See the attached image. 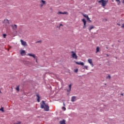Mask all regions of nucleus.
I'll use <instances>...</instances> for the list:
<instances>
[{
    "mask_svg": "<svg viewBox=\"0 0 124 124\" xmlns=\"http://www.w3.org/2000/svg\"><path fill=\"white\" fill-rule=\"evenodd\" d=\"M58 14H66V13H62L61 12H59L58 13Z\"/></svg>",
    "mask_w": 124,
    "mask_h": 124,
    "instance_id": "16",
    "label": "nucleus"
},
{
    "mask_svg": "<svg viewBox=\"0 0 124 124\" xmlns=\"http://www.w3.org/2000/svg\"><path fill=\"white\" fill-rule=\"evenodd\" d=\"M76 63L77 64H79V65H84V62H76Z\"/></svg>",
    "mask_w": 124,
    "mask_h": 124,
    "instance_id": "9",
    "label": "nucleus"
},
{
    "mask_svg": "<svg viewBox=\"0 0 124 124\" xmlns=\"http://www.w3.org/2000/svg\"><path fill=\"white\" fill-rule=\"evenodd\" d=\"M123 3H124V0L123 1Z\"/></svg>",
    "mask_w": 124,
    "mask_h": 124,
    "instance_id": "31",
    "label": "nucleus"
},
{
    "mask_svg": "<svg viewBox=\"0 0 124 124\" xmlns=\"http://www.w3.org/2000/svg\"><path fill=\"white\" fill-rule=\"evenodd\" d=\"M71 84H70L69 85V91H71Z\"/></svg>",
    "mask_w": 124,
    "mask_h": 124,
    "instance_id": "20",
    "label": "nucleus"
},
{
    "mask_svg": "<svg viewBox=\"0 0 124 124\" xmlns=\"http://www.w3.org/2000/svg\"><path fill=\"white\" fill-rule=\"evenodd\" d=\"M60 124H65V121L63 120L62 121H60Z\"/></svg>",
    "mask_w": 124,
    "mask_h": 124,
    "instance_id": "13",
    "label": "nucleus"
},
{
    "mask_svg": "<svg viewBox=\"0 0 124 124\" xmlns=\"http://www.w3.org/2000/svg\"><path fill=\"white\" fill-rule=\"evenodd\" d=\"M20 54L21 56H25V55H26V52L25 50H21L20 51Z\"/></svg>",
    "mask_w": 124,
    "mask_h": 124,
    "instance_id": "7",
    "label": "nucleus"
},
{
    "mask_svg": "<svg viewBox=\"0 0 124 124\" xmlns=\"http://www.w3.org/2000/svg\"><path fill=\"white\" fill-rule=\"evenodd\" d=\"M116 1L117 2L118 4H120V0H116Z\"/></svg>",
    "mask_w": 124,
    "mask_h": 124,
    "instance_id": "23",
    "label": "nucleus"
},
{
    "mask_svg": "<svg viewBox=\"0 0 124 124\" xmlns=\"http://www.w3.org/2000/svg\"><path fill=\"white\" fill-rule=\"evenodd\" d=\"M16 91H17L18 92H19V86H17V87H16Z\"/></svg>",
    "mask_w": 124,
    "mask_h": 124,
    "instance_id": "22",
    "label": "nucleus"
},
{
    "mask_svg": "<svg viewBox=\"0 0 124 124\" xmlns=\"http://www.w3.org/2000/svg\"><path fill=\"white\" fill-rule=\"evenodd\" d=\"M83 16H84L85 18H86L87 21H89V22H92V21L90 20V18L89 17V16H88V15H83Z\"/></svg>",
    "mask_w": 124,
    "mask_h": 124,
    "instance_id": "4",
    "label": "nucleus"
},
{
    "mask_svg": "<svg viewBox=\"0 0 124 124\" xmlns=\"http://www.w3.org/2000/svg\"><path fill=\"white\" fill-rule=\"evenodd\" d=\"M72 57L73 58V59H75L76 60L77 59V56L76 55V54L74 53V52H72Z\"/></svg>",
    "mask_w": 124,
    "mask_h": 124,
    "instance_id": "3",
    "label": "nucleus"
},
{
    "mask_svg": "<svg viewBox=\"0 0 124 124\" xmlns=\"http://www.w3.org/2000/svg\"><path fill=\"white\" fill-rule=\"evenodd\" d=\"M62 109L63 110V111H65V110H66V108L64 107H62Z\"/></svg>",
    "mask_w": 124,
    "mask_h": 124,
    "instance_id": "18",
    "label": "nucleus"
},
{
    "mask_svg": "<svg viewBox=\"0 0 124 124\" xmlns=\"http://www.w3.org/2000/svg\"><path fill=\"white\" fill-rule=\"evenodd\" d=\"M63 105H64V103H63Z\"/></svg>",
    "mask_w": 124,
    "mask_h": 124,
    "instance_id": "33",
    "label": "nucleus"
},
{
    "mask_svg": "<svg viewBox=\"0 0 124 124\" xmlns=\"http://www.w3.org/2000/svg\"><path fill=\"white\" fill-rule=\"evenodd\" d=\"M41 108H42V109L44 108L45 111H49V106L45 104L44 101H42V103H41Z\"/></svg>",
    "mask_w": 124,
    "mask_h": 124,
    "instance_id": "1",
    "label": "nucleus"
},
{
    "mask_svg": "<svg viewBox=\"0 0 124 124\" xmlns=\"http://www.w3.org/2000/svg\"><path fill=\"white\" fill-rule=\"evenodd\" d=\"M75 72H76V73L78 72V69L75 70Z\"/></svg>",
    "mask_w": 124,
    "mask_h": 124,
    "instance_id": "27",
    "label": "nucleus"
},
{
    "mask_svg": "<svg viewBox=\"0 0 124 124\" xmlns=\"http://www.w3.org/2000/svg\"><path fill=\"white\" fill-rule=\"evenodd\" d=\"M4 23H7V24H9V21H8V20H7V19H5V20H4Z\"/></svg>",
    "mask_w": 124,
    "mask_h": 124,
    "instance_id": "15",
    "label": "nucleus"
},
{
    "mask_svg": "<svg viewBox=\"0 0 124 124\" xmlns=\"http://www.w3.org/2000/svg\"><path fill=\"white\" fill-rule=\"evenodd\" d=\"M36 62H37V60H36Z\"/></svg>",
    "mask_w": 124,
    "mask_h": 124,
    "instance_id": "32",
    "label": "nucleus"
},
{
    "mask_svg": "<svg viewBox=\"0 0 124 124\" xmlns=\"http://www.w3.org/2000/svg\"><path fill=\"white\" fill-rule=\"evenodd\" d=\"M37 101L38 102H40V97L39 96V94H37Z\"/></svg>",
    "mask_w": 124,
    "mask_h": 124,
    "instance_id": "11",
    "label": "nucleus"
},
{
    "mask_svg": "<svg viewBox=\"0 0 124 124\" xmlns=\"http://www.w3.org/2000/svg\"><path fill=\"white\" fill-rule=\"evenodd\" d=\"M93 26H92L91 27H90V28H89V31H91V30H93Z\"/></svg>",
    "mask_w": 124,
    "mask_h": 124,
    "instance_id": "19",
    "label": "nucleus"
},
{
    "mask_svg": "<svg viewBox=\"0 0 124 124\" xmlns=\"http://www.w3.org/2000/svg\"><path fill=\"white\" fill-rule=\"evenodd\" d=\"M3 36L4 38H5V36H6V34H4L3 35Z\"/></svg>",
    "mask_w": 124,
    "mask_h": 124,
    "instance_id": "25",
    "label": "nucleus"
},
{
    "mask_svg": "<svg viewBox=\"0 0 124 124\" xmlns=\"http://www.w3.org/2000/svg\"><path fill=\"white\" fill-rule=\"evenodd\" d=\"M0 111H2V112H3V108H1L0 109Z\"/></svg>",
    "mask_w": 124,
    "mask_h": 124,
    "instance_id": "26",
    "label": "nucleus"
},
{
    "mask_svg": "<svg viewBox=\"0 0 124 124\" xmlns=\"http://www.w3.org/2000/svg\"><path fill=\"white\" fill-rule=\"evenodd\" d=\"M62 25L61 24L60 27H59V29H61V27H62Z\"/></svg>",
    "mask_w": 124,
    "mask_h": 124,
    "instance_id": "30",
    "label": "nucleus"
},
{
    "mask_svg": "<svg viewBox=\"0 0 124 124\" xmlns=\"http://www.w3.org/2000/svg\"><path fill=\"white\" fill-rule=\"evenodd\" d=\"M88 62H89V63H90V64L92 65V66H93V61L92 60V59H89Z\"/></svg>",
    "mask_w": 124,
    "mask_h": 124,
    "instance_id": "8",
    "label": "nucleus"
},
{
    "mask_svg": "<svg viewBox=\"0 0 124 124\" xmlns=\"http://www.w3.org/2000/svg\"><path fill=\"white\" fill-rule=\"evenodd\" d=\"M97 52H99V47H97L96 48V53H97Z\"/></svg>",
    "mask_w": 124,
    "mask_h": 124,
    "instance_id": "17",
    "label": "nucleus"
},
{
    "mask_svg": "<svg viewBox=\"0 0 124 124\" xmlns=\"http://www.w3.org/2000/svg\"><path fill=\"white\" fill-rule=\"evenodd\" d=\"M107 78H109V79H110V78H111V77L110 76H108Z\"/></svg>",
    "mask_w": 124,
    "mask_h": 124,
    "instance_id": "29",
    "label": "nucleus"
},
{
    "mask_svg": "<svg viewBox=\"0 0 124 124\" xmlns=\"http://www.w3.org/2000/svg\"><path fill=\"white\" fill-rule=\"evenodd\" d=\"M42 2L43 3V4H45V1L42 0Z\"/></svg>",
    "mask_w": 124,
    "mask_h": 124,
    "instance_id": "24",
    "label": "nucleus"
},
{
    "mask_svg": "<svg viewBox=\"0 0 124 124\" xmlns=\"http://www.w3.org/2000/svg\"><path fill=\"white\" fill-rule=\"evenodd\" d=\"M21 124V123H20V122H17V123H15V124Z\"/></svg>",
    "mask_w": 124,
    "mask_h": 124,
    "instance_id": "28",
    "label": "nucleus"
},
{
    "mask_svg": "<svg viewBox=\"0 0 124 124\" xmlns=\"http://www.w3.org/2000/svg\"><path fill=\"white\" fill-rule=\"evenodd\" d=\"M85 69L88 70V66H84V69H85Z\"/></svg>",
    "mask_w": 124,
    "mask_h": 124,
    "instance_id": "21",
    "label": "nucleus"
},
{
    "mask_svg": "<svg viewBox=\"0 0 124 124\" xmlns=\"http://www.w3.org/2000/svg\"><path fill=\"white\" fill-rule=\"evenodd\" d=\"M12 27L14 30H16V29H17V25H14L13 26H12Z\"/></svg>",
    "mask_w": 124,
    "mask_h": 124,
    "instance_id": "14",
    "label": "nucleus"
},
{
    "mask_svg": "<svg viewBox=\"0 0 124 124\" xmlns=\"http://www.w3.org/2000/svg\"><path fill=\"white\" fill-rule=\"evenodd\" d=\"M28 56H30V57H32L34 58H35V55L34 54H28Z\"/></svg>",
    "mask_w": 124,
    "mask_h": 124,
    "instance_id": "12",
    "label": "nucleus"
},
{
    "mask_svg": "<svg viewBox=\"0 0 124 124\" xmlns=\"http://www.w3.org/2000/svg\"><path fill=\"white\" fill-rule=\"evenodd\" d=\"M22 45H23V46H26L27 45V42L24 41L23 40H20Z\"/></svg>",
    "mask_w": 124,
    "mask_h": 124,
    "instance_id": "6",
    "label": "nucleus"
},
{
    "mask_svg": "<svg viewBox=\"0 0 124 124\" xmlns=\"http://www.w3.org/2000/svg\"><path fill=\"white\" fill-rule=\"evenodd\" d=\"M82 22H83V24H84L83 28L85 29V28H86V24L87 23V21H86V19H83Z\"/></svg>",
    "mask_w": 124,
    "mask_h": 124,
    "instance_id": "5",
    "label": "nucleus"
},
{
    "mask_svg": "<svg viewBox=\"0 0 124 124\" xmlns=\"http://www.w3.org/2000/svg\"><path fill=\"white\" fill-rule=\"evenodd\" d=\"M99 3H102V5L103 7L106 6L107 3L108 2V0H100L98 1Z\"/></svg>",
    "mask_w": 124,
    "mask_h": 124,
    "instance_id": "2",
    "label": "nucleus"
},
{
    "mask_svg": "<svg viewBox=\"0 0 124 124\" xmlns=\"http://www.w3.org/2000/svg\"><path fill=\"white\" fill-rule=\"evenodd\" d=\"M75 100H76V97H75V96L72 97L71 101H72V102H74V101H75Z\"/></svg>",
    "mask_w": 124,
    "mask_h": 124,
    "instance_id": "10",
    "label": "nucleus"
}]
</instances>
